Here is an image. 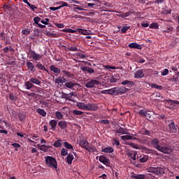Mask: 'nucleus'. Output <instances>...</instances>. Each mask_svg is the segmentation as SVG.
<instances>
[{
	"label": "nucleus",
	"instance_id": "43",
	"mask_svg": "<svg viewBox=\"0 0 179 179\" xmlns=\"http://www.w3.org/2000/svg\"><path fill=\"white\" fill-rule=\"evenodd\" d=\"M72 114L73 115H83L84 113L78 110H73Z\"/></svg>",
	"mask_w": 179,
	"mask_h": 179
},
{
	"label": "nucleus",
	"instance_id": "5",
	"mask_svg": "<svg viewBox=\"0 0 179 179\" xmlns=\"http://www.w3.org/2000/svg\"><path fill=\"white\" fill-rule=\"evenodd\" d=\"M79 145L80 148H83V149H85V150H87V152L93 150V148L89 146V142L87 141V140L80 141Z\"/></svg>",
	"mask_w": 179,
	"mask_h": 179
},
{
	"label": "nucleus",
	"instance_id": "54",
	"mask_svg": "<svg viewBox=\"0 0 179 179\" xmlns=\"http://www.w3.org/2000/svg\"><path fill=\"white\" fill-rule=\"evenodd\" d=\"M28 6H29V8L31 9V10H33V12H34V10H36V9H37V6L30 3H27Z\"/></svg>",
	"mask_w": 179,
	"mask_h": 179
},
{
	"label": "nucleus",
	"instance_id": "22",
	"mask_svg": "<svg viewBox=\"0 0 179 179\" xmlns=\"http://www.w3.org/2000/svg\"><path fill=\"white\" fill-rule=\"evenodd\" d=\"M57 124H58V121H57L56 120H51L49 122V125H50L51 129L52 131H55V129H57Z\"/></svg>",
	"mask_w": 179,
	"mask_h": 179
},
{
	"label": "nucleus",
	"instance_id": "41",
	"mask_svg": "<svg viewBox=\"0 0 179 179\" xmlns=\"http://www.w3.org/2000/svg\"><path fill=\"white\" fill-rule=\"evenodd\" d=\"M131 178H134V179H145V175L134 174V175L131 176Z\"/></svg>",
	"mask_w": 179,
	"mask_h": 179
},
{
	"label": "nucleus",
	"instance_id": "42",
	"mask_svg": "<svg viewBox=\"0 0 179 179\" xmlns=\"http://www.w3.org/2000/svg\"><path fill=\"white\" fill-rule=\"evenodd\" d=\"M138 114L141 117H148V112L145 109L139 110Z\"/></svg>",
	"mask_w": 179,
	"mask_h": 179
},
{
	"label": "nucleus",
	"instance_id": "64",
	"mask_svg": "<svg viewBox=\"0 0 179 179\" xmlns=\"http://www.w3.org/2000/svg\"><path fill=\"white\" fill-rule=\"evenodd\" d=\"M41 150L43 152H47V145H41L40 148Z\"/></svg>",
	"mask_w": 179,
	"mask_h": 179
},
{
	"label": "nucleus",
	"instance_id": "6",
	"mask_svg": "<svg viewBox=\"0 0 179 179\" xmlns=\"http://www.w3.org/2000/svg\"><path fill=\"white\" fill-rule=\"evenodd\" d=\"M29 55L30 58L33 59L34 61H40L43 58V55L36 53V51L31 50V49L29 50Z\"/></svg>",
	"mask_w": 179,
	"mask_h": 179
},
{
	"label": "nucleus",
	"instance_id": "50",
	"mask_svg": "<svg viewBox=\"0 0 179 179\" xmlns=\"http://www.w3.org/2000/svg\"><path fill=\"white\" fill-rule=\"evenodd\" d=\"M64 147L66 148V149H69V150H73V146H72L71 144H70L69 143L64 142Z\"/></svg>",
	"mask_w": 179,
	"mask_h": 179
},
{
	"label": "nucleus",
	"instance_id": "33",
	"mask_svg": "<svg viewBox=\"0 0 179 179\" xmlns=\"http://www.w3.org/2000/svg\"><path fill=\"white\" fill-rule=\"evenodd\" d=\"M129 146H131V148H133V149H138V150H141V149H143V148H145V147H143V146H141L135 143H129Z\"/></svg>",
	"mask_w": 179,
	"mask_h": 179
},
{
	"label": "nucleus",
	"instance_id": "17",
	"mask_svg": "<svg viewBox=\"0 0 179 179\" xmlns=\"http://www.w3.org/2000/svg\"><path fill=\"white\" fill-rule=\"evenodd\" d=\"M76 106L80 109V110H84L85 111L87 110V104H85L83 102H77Z\"/></svg>",
	"mask_w": 179,
	"mask_h": 179
},
{
	"label": "nucleus",
	"instance_id": "8",
	"mask_svg": "<svg viewBox=\"0 0 179 179\" xmlns=\"http://www.w3.org/2000/svg\"><path fill=\"white\" fill-rule=\"evenodd\" d=\"M99 160L101 163H103V164L107 166V167H110L111 166V162H110V159H107V157H106V156L104 155L100 156Z\"/></svg>",
	"mask_w": 179,
	"mask_h": 179
},
{
	"label": "nucleus",
	"instance_id": "34",
	"mask_svg": "<svg viewBox=\"0 0 179 179\" xmlns=\"http://www.w3.org/2000/svg\"><path fill=\"white\" fill-rule=\"evenodd\" d=\"M163 174H166V171H164V169L162 167L157 168V176H163Z\"/></svg>",
	"mask_w": 179,
	"mask_h": 179
},
{
	"label": "nucleus",
	"instance_id": "47",
	"mask_svg": "<svg viewBox=\"0 0 179 179\" xmlns=\"http://www.w3.org/2000/svg\"><path fill=\"white\" fill-rule=\"evenodd\" d=\"M148 171H149V173H153L154 174H155L157 176V168H156V167H150V168L148 169Z\"/></svg>",
	"mask_w": 179,
	"mask_h": 179
},
{
	"label": "nucleus",
	"instance_id": "56",
	"mask_svg": "<svg viewBox=\"0 0 179 179\" xmlns=\"http://www.w3.org/2000/svg\"><path fill=\"white\" fill-rule=\"evenodd\" d=\"M22 33L25 35L27 36L28 34H30V29H22Z\"/></svg>",
	"mask_w": 179,
	"mask_h": 179
},
{
	"label": "nucleus",
	"instance_id": "59",
	"mask_svg": "<svg viewBox=\"0 0 179 179\" xmlns=\"http://www.w3.org/2000/svg\"><path fill=\"white\" fill-rule=\"evenodd\" d=\"M140 162H141V163H146V162H148V157H146V156L142 157L140 159Z\"/></svg>",
	"mask_w": 179,
	"mask_h": 179
},
{
	"label": "nucleus",
	"instance_id": "23",
	"mask_svg": "<svg viewBox=\"0 0 179 179\" xmlns=\"http://www.w3.org/2000/svg\"><path fill=\"white\" fill-rule=\"evenodd\" d=\"M127 156L128 157H130V159H132V160H136V152L135 151H127Z\"/></svg>",
	"mask_w": 179,
	"mask_h": 179
},
{
	"label": "nucleus",
	"instance_id": "3",
	"mask_svg": "<svg viewBox=\"0 0 179 179\" xmlns=\"http://www.w3.org/2000/svg\"><path fill=\"white\" fill-rule=\"evenodd\" d=\"M64 86L65 87L73 90H78V89H80L81 87L80 85L76 83L75 81H67L65 83Z\"/></svg>",
	"mask_w": 179,
	"mask_h": 179
},
{
	"label": "nucleus",
	"instance_id": "55",
	"mask_svg": "<svg viewBox=\"0 0 179 179\" xmlns=\"http://www.w3.org/2000/svg\"><path fill=\"white\" fill-rule=\"evenodd\" d=\"M130 27H123L121 29V33L125 34L128 30H129Z\"/></svg>",
	"mask_w": 179,
	"mask_h": 179
},
{
	"label": "nucleus",
	"instance_id": "44",
	"mask_svg": "<svg viewBox=\"0 0 179 179\" xmlns=\"http://www.w3.org/2000/svg\"><path fill=\"white\" fill-rule=\"evenodd\" d=\"M18 118H19L20 122H23L26 120V115L23 113H19Z\"/></svg>",
	"mask_w": 179,
	"mask_h": 179
},
{
	"label": "nucleus",
	"instance_id": "28",
	"mask_svg": "<svg viewBox=\"0 0 179 179\" xmlns=\"http://www.w3.org/2000/svg\"><path fill=\"white\" fill-rule=\"evenodd\" d=\"M101 152L103 153H113V152H114V148H113V147H106L102 148Z\"/></svg>",
	"mask_w": 179,
	"mask_h": 179
},
{
	"label": "nucleus",
	"instance_id": "18",
	"mask_svg": "<svg viewBox=\"0 0 179 179\" xmlns=\"http://www.w3.org/2000/svg\"><path fill=\"white\" fill-rule=\"evenodd\" d=\"M63 99H65L69 101H73V92H71L69 94H64Z\"/></svg>",
	"mask_w": 179,
	"mask_h": 179
},
{
	"label": "nucleus",
	"instance_id": "2",
	"mask_svg": "<svg viewBox=\"0 0 179 179\" xmlns=\"http://www.w3.org/2000/svg\"><path fill=\"white\" fill-rule=\"evenodd\" d=\"M44 159L47 167H50V169H55V170L58 169V162H57L55 158L51 156H45Z\"/></svg>",
	"mask_w": 179,
	"mask_h": 179
},
{
	"label": "nucleus",
	"instance_id": "37",
	"mask_svg": "<svg viewBox=\"0 0 179 179\" xmlns=\"http://www.w3.org/2000/svg\"><path fill=\"white\" fill-rule=\"evenodd\" d=\"M140 134H141V135H147L148 136H150V135H152V132L148 129H143L141 131Z\"/></svg>",
	"mask_w": 179,
	"mask_h": 179
},
{
	"label": "nucleus",
	"instance_id": "35",
	"mask_svg": "<svg viewBox=\"0 0 179 179\" xmlns=\"http://www.w3.org/2000/svg\"><path fill=\"white\" fill-rule=\"evenodd\" d=\"M36 113H38V114H39V115H41L42 117H46L47 115V112H45L44 109L38 108L36 110Z\"/></svg>",
	"mask_w": 179,
	"mask_h": 179
},
{
	"label": "nucleus",
	"instance_id": "36",
	"mask_svg": "<svg viewBox=\"0 0 179 179\" xmlns=\"http://www.w3.org/2000/svg\"><path fill=\"white\" fill-rule=\"evenodd\" d=\"M31 83H34V85H41V81H40L37 78H31L29 79Z\"/></svg>",
	"mask_w": 179,
	"mask_h": 179
},
{
	"label": "nucleus",
	"instance_id": "26",
	"mask_svg": "<svg viewBox=\"0 0 179 179\" xmlns=\"http://www.w3.org/2000/svg\"><path fill=\"white\" fill-rule=\"evenodd\" d=\"M45 36H48V37H53V38H57L59 37V34L57 33H53L50 31H45Z\"/></svg>",
	"mask_w": 179,
	"mask_h": 179
},
{
	"label": "nucleus",
	"instance_id": "31",
	"mask_svg": "<svg viewBox=\"0 0 179 179\" xmlns=\"http://www.w3.org/2000/svg\"><path fill=\"white\" fill-rule=\"evenodd\" d=\"M66 159L68 164H72V162L73 161V155H72V153H69Z\"/></svg>",
	"mask_w": 179,
	"mask_h": 179
},
{
	"label": "nucleus",
	"instance_id": "12",
	"mask_svg": "<svg viewBox=\"0 0 179 179\" xmlns=\"http://www.w3.org/2000/svg\"><path fill=\"white\" fill-rule=\"evenodd\" d=\"M80 69L84 72V73H90V75L94 73V69L90 66H81Z\"/></svg>",
	"mask_w": 179,
	"mask_h": 179
},
{
	"label": "nucleus",
	"instance_id": "1",
	"mask_svg": "<svg viewBox=\"0 0 179 179\" xmlns=\"http://www.w3.org/2000/svg\"><path fill=\"white\" fill-rule=\"evenodd\" d=\"M150 143L154 149H156L157 150H159V152H162V153H164L165 155H170V153L173 152L171 146L165 143L161 142L157 138L151 139Z\"/></svg>",
	"mask_w": 179,
	"mask_h": 179
},
{
	"label": "nucleus",
	"instance_id": "16",
	"mask_svg": "<svg viewBox=\"0 0 179 179\" xmlns=\"http://www.w3.org/2000/svg\"><path fill=\"white\" fill-rule=\"evenodd\" d=\"M115 133L120 134V135H127V134L128 133V130L119 126V129H116Z\"/></svg>",
	"mask_w": 179,
	"mask_h": 179
},
{
	"label": "nucleus",
	"instance_id": "39",
	"mask_svg": "<svg viewBox=\"0 0 179 179\" xmlns=\"http://www.w3.org/2000/svg\"><path fill=\"white\" fill-rule=\"evenodd\" d=\"M53 146L55 148H61L62 146V140L59 139L54 143Z\"/></svg>",
	"mask_w": 179,
	"mask_h": 179
},
{
	"label": "nucleus",
	"instance_id": "51",
	"mask_svg": "<svg viewBox=\"0 0 179 179\" xmlns=\"http://www.w3.org/2000/svg\"><path fill=\"white\" fill-rule=\"evenodd\" d=\"M150 29H159V24L157 22L152 23L150 25Z\"/></svg>",
	"mask_w": 179,
	"mask_h": 179
},
{
	"label": "nucleus",
	"instance_id": "57",
	"mask_svg": "<svg viewBox=\"0 0 179 179\" xmlns=\"http://www.w3.org/2000/svg\"><path fill=\"white\" fill-rule=\"evenodd\" d=\"M169 74V70L167 69H164V71L161 73L162 76H167Z\"/></svg>",
	"mask_w": 179,
	"mask_h": 179
},
{
	"label": "nucleus",
	"instance_id": "14",
	"mask_svg": "<svg viewBox=\"0 0 179 179\" xmlns=\"http://www.w3.org/2000/svg\"><path fill=\"white\" fill-rule=\"evenodd\" d=\"M129 91V89L123 87L120 88H116V95L117 94H125L127 92Z\"/></svg>",
	"mask_w": 179,
	"mask_h": 179
},
{
	"label": "nucleus",
	"instance_id": "29",
	"mask_svg": "<svg viewBox=\"0 0 179 179\" xmlns=\"http://www.w3.org/2000/svg\"><path fill=\"white\" fill-rule=\"evenodd\" d=\"M24 86L27 90H30V89H32L33 86H34V85H33L31 81H30V80H29L28 81L24 82Z\"/></svg>",
	"mask_w": 179,
	"mask_h": 179
},
{
	"label": "nucleus",
	"instance_id": "52",
	"mask_svg": "<svg viewBox=\"0 0 179 179\" xmlns=\"http://www.w3.org/2000/svg\"><path fill=\"white\" fill-rule=\"evenodd\" d=\"M68 155V150L65 148H62L61 150V156H67Z\"/></svg>",
	"mask_w": 179,
	"mask_h": 179
},
{
	"label": "nucleus",
	"instance_id": "38",
	"mask_svg": "<svg viewBox=\"0 0 179 179\" xmlns=\"http://www.w3.org/2000/svg\"><path fill=\"white\" fill-rule=\"evenodd\" d=\"M165 101L169 104V106H173V104H179V101H174L171 99H165Z\"/></svg>",
	"mask_w": 179,
	"mask_h": 179
},
{
	"label": "nucleus",
	"instance_id": "40",
	"mask_svg": "<svg viewBox=\"0 0 179 179\" xmlns=\"http://www.w3.org/2000/svg\"><path fill=\"white\" fill-rule=\"evenodd\" d=\"M55 117L57 120H63L64 119V115L62 113L59 111L55 112Z\"/></svg>",
	"mask_w": 179,
	"mask_h": 179
},
{
	"label": "nucleus",
	"instance_id": "48",
	"mask_svg": "<svg viewBox=\"0 0 179 179\" xmlns=\"http://www.w3.org/2000/svg\"><path fill=\"white\" fill-rule=\"evenodd\" d=\"M150 87L152 89H157L158 90H162L163 89V86L157 85V84H151Z\"/></svg>",
	"mask_w": 179,
	"mask_h": 179
},
{
	"label": "nucleus",
	"instance_id": "32",
	"mask_svg": "<svg viewBox=\"0 0 179 179\" xmlns=\"http://www.w3.org/2000/svg\"><path fill=\"white\" fill-rule=\"evenodd\" d=\"M3 51L4 54H8L9 52V51H10V52H15V49H13V48H12V46H9V47H6V48H3Z\"/></svg>",
	"mask_w": 179,
	"mask_h": 179
},
{
	"label": "nucleus",
	"instance_id": "46",
	"mask_svg": "<svg viewBox=\"0 0 179 179\" xmlns=\"http://www.w3.org/2000/svg\"><path fill=\"white\" fill-rule=\"evenodd\" d=\"M108 94H114L115 96H117L116 87L109 89L108 90Z\"/></svg>",
	"mask_w": 179,
	"mask_h": 179
},
{
	"label": "nucleus",
	"instance_id": "11",
	"mask_svg": "<svg viewBox=\"0 0 179 179\" xmlns=\"http://www.w3.org/2000/svg\"><path fill=\"white\" fill-rule=\"evenodd\" d=\"M27 65V68L28 69V71H30V72H31V73H34V72H36V66L34 65V64H33V62H27L26 63Z\"/></svg>",
	"mask_w": 179,
	"mask_h": 179
},
{
	"label": "nucleus",
	"instance_id": "15",
	"mask_svg": "<svg viewBox=\"0 0 179 179\" xmlns=\"http://www.w3.org/2000/svg\"><path fill=\"white\" fill-rule=\"evenodd\" d=\"M121 84L123 85V86L127 85V87H134V86H135V82L129 81L128 80L122 82Z\"/></svg>",
	"mask_w": 179,
	"mask_h": 179
},
{
	"label": "nucleus",
	"instance_id": "24",
	"mask_svg": "<svg viewBox=\"0 0 179 179\" xmlns=\"http://www.w3.org/2000/svg\"><path fill=\"white\" fill-rule=\"evenodd\" d=\"M129 48H135L136 50H142V45L136 43H131L129 44Z\"/></svg>",
	"mask_w": 179,
	"mask_h": 179
},
{
	"label": "nucleus",
	"instance_id": "20",
	"mask_svg": "<svg viewBox=\"0 0 179 179\" xmlns=\"http://www.w3.org/2000/svg\"><path fill=\"white\" fill-rule=\"evenodd\" d=\"M121 139H122V141H129V140L138 141V138H136V137H135L134 135L133 136H129V135L122 136Z\"/></svg>",
	"mask_w": 179,
	"mask_h": 179
},
{
	"label": "nucleus",
	"instance_id": "62",
	"mask_svg": "<svg viewBox=\"0 0 179 179\" xmlns=\"http://www.w3.org/2000/svg\"><path fill=\"white\" fill-rule=\"evenodd\" d=\"M48 22H50V19H48V18H45V20H41V22L43 24H48Z\"/></svg>",
	"mask_w": 179,
	"mask_h": 179
},
{
	"label": "nucleus",
	"instance_id": "7",
	"mask_svg": "<svg viewBox=\"0 0 179 179\" xmlns=\"http://www.w3.org/2000/svg\"><path fill=\"white\" fill-rule=\"evenodd\" d=\"M99 83H100V82H99V80H91L89 82L86 83L85 86L87 89H92V88L94 87V86H96V85H99Z\"/></svg>",
	"mask_w": 179,
	"mask_h": 179
},
{
	"label": "nucleus",
	"instance_id": "4",
	"mask_svg": "<svg viewBox=\"0 0 179 179\" xmlns=\"http://www.w3.org/2000/svg\"><path fill=\"white\" fill-rule=\"evenodd\" d=\"M62 31H64V33H80L81 34H83L84 36H87V30L83 29H77L76 31L72 29H62Z\"/></svg>",
	"mask_w": 179,
	"mask_h": 179
},
{
	"label": "nucleus",
	"instance_id": "13",
	"mask_svg": "<svg viewBox=\"0 0 179 179\" xmlns=\"http://www.w3.org/2000/svg\"><path fill=\"white\" fill-rule=\"evenodd\" d=\"M145 76V73H143V69H139L135 71L134 78L135 79H141Z\"/></svg>",
	"mask_w": 179,
	"mask_h": 179
},
{
	"label": "nucleus",
	"instance_id": "30",
	"mask_svg": "<svg viewBox=\"0 0 179 179\" xmlns=\"http://www.w3.org/2000/svg\"><path fill=\"white\" fill-rule=\"evenodd\" d=\"M66 82V78L64 77H59L58 78L55 79V83L59 85V83H65Z\"/></svg>",
	"mask_w": 179,
	"mask_h": 179
},
{
	"label": "nucleus",
	"instance_id": "60",
	"mask_svg": "<svg viewBox=\"0 0 179 179\" xmlns=\"http://www.w3.org/2000/svg\"><path fill=\"white\" fill-rule=\"evenodd\" d=\"M55 26H56L57 27H58V29H64V24H59V23H55L54 24Z\"/></svg>",
	"mask_w": 179,
	"mask_h": 179
},
{
	"label": "nucleus",
	"instance_id": "49",
	"mask_svg": "<svg viewBox=\"0 0 179 179\" xmlns=\"http://www.w3.org/2000/svg\"><path fill=\"white\" fill-rule=\"evenodd\" d=\"M117 13H120L117 15V17H122V19L127 17L125 13H122V11H117Z\"/></svg>",
	"mask_w": 179,
	"mask_h": 179
},
{
	"label": "nucleus",
	"instance_id": "53",
	"mask_svg": "<svg viewBox=\"0 0 179 179\" xmlns=\"http://www.w3.org/2000/svg\"><path fill=\"white\" fill-rule=\"evenodd\" d=\"M62 72H63V73H64L67 78H72V76H73V74H71L69 71L65 70L62 71Z\"/></svg>",
	"mask_w": 179,
	"mask_h": 179
},
{
	"label": "nucleus",
	"instance_id": "9",
	"mask_svg": "<svg viewBox=\"0 0 179 179\" xmlns=\"http://www.w3.org/2000/svg\"><path fill=\"white\" fill-rule=\"evenodd\" d=\"M57 5H61L57 7H50V10H59V9H61L62 8H64V6H68V3L65 1H59L57 3Z\"/></svg>",
	"mask_w": 179,
	"mask_h": 179
},
{
	"label": "nucleus",
	"instance_id": "63",
	"mask_svg": "<svg viewBox=\"0 0 179 179\" xmlns=\"http://www.w3.org/2000/svg\"><path fill=\"white\" fill-rule=\"evenodd\" d=\"M113 145H116V146H120L121 144L120 143V141L114 138Z\"/></svg>",
	"mask_w": 179,
	"mask_h": 179
},
{
	"label": "nucleus",
	"instance_id": "45",
	"mask_svg": "<svg viewBox=\"0 0 179 179\" xmlns=\"http://www.w3.org/2000/svg\"><path fill=\"white\" fill-rule=\"evenodd\" d=\"M93 1H94V3H88L87 6H89L90 8H93L94 6H96L97 5V2L99 3H101V1H100L99 0H93Z\"/></svg>",
	"mask_w": 179,
	"mask_h": 179
},
{
	"label": "nucleus",
	"instance_id": "61",
	"mask_svg": "<svg viewBox=\"0 0 179 179\" xmlns=\"http://www.w3.org/2000/svg\"><path fill=\"white\" fill-rule=\"evenodd\" d=\"M40 20H41V18H40V17H35L34 18V22L36 24H38V22H40Z\"/></svg>",
	"mask_w": 179,
	"mask_h": 179
},
{
	"label": "nucleus",
	"instance_id": "25",
	"mask_svg": "<svg viewBox=\"0 0 179 179\" xmlns=\"http://www.w3.org/2000/svg\"><path fill=\"white\" fill-rule=\"evenodd\" d=\"M57 125L59 127V128H61V129H66L68 127V122L62 120L58 122Z\"/></svg>",
	"mask_w": 179,
	"mask_h": 179
},
{
	"label": "nucleus",
	"instance_id": "27",
	"mask_svg": "<svg viewBox=\"0 0 179 179\" xmlns=\"http://www.w3.org/2000/svg\"><path fill=\"white\" fill-rule=\"evenodd\" d=\"M36 68H38L39 71H45V72H47V73H50V71L41 63H38L36 64Z\"/></svg>",
	"mask_w": 179,
	"mask_h": 179
},
{
	"label": "nucleus",
	"instance_id": "58",
	"mask_svg": "<svg viewBox=\"0 0 179 179\" xmlns=\"http://www.w3.org/2000/svg\"><path fill=\"white\" fill-rule=\"evenodd\" d=\"M67 50L69 51H73V52H75V51H78V48L76 46H73V47H69L67 48Z\"/></svg>",
	"mask_w": 179,
	"mask_h": 179
},
{
	"label": "nucleus",
	"instance_id": "19",
	"mask_svg": "<svg viewBox=\"0 0 179 179\" xmlns=\"http://www.w3.org/2000/svg\"><path fill=\"white\" fill-rule=\"evenodd\" d=\"M169 128L171 134H176L177 132V127H176V124L173 121H172L171 123L169 124Z\"/></svg>",
	"mask_w": 179,
	"mask_h": 179
},
{
	"label": "nucleus",
	"instance_id": "21",
	"mask_svg": "<svg viewBox=\"0 0 179 179\" xmlns=\"http://www.w3.org/2000/svg\"><path fill=\"white\" fill-rule=\"evenodd\" d=\"M50 69L52 72H53V73H57L58 75H59V73H61V69L55 66V65H51L50 66Z\"/></svg>",
	"mask_w": 179,
	"mask_h": 179
},
{
	"label": "nucleus",
	"instance_id": "10",
	"mask_svg": "<svg viewBox=\"0 0 179 179\" xmlns=\"http://www.w3.org/2000/svg\"><path fill=\"white\" fill-rule=\"evenodd\" d=\"M99 110V106L96 103L87 104V111H97Z\"/></svg>",
	"mask_w": 179,
	"mask_h": 179
}]
</instances>
